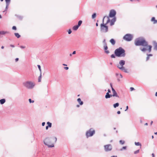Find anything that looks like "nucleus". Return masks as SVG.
<instances>
[{
	"label": "nucleus",
	"instance_id": "obj_1",
	"mask_svg": "<svg viewBox=\"0 0 157 157\" xmlns=\"http://www.w3.org/2000/svg\"><path fill=\"white\" fill-rule=\"evenodd\" d=\"M135 44L136 46L141 45L146 47V48L148 47L149 52H150L151 51L152 46L151 45H148L147 42L143 37H139L136 39L135 41Z\"/></svg>",
	"mask_w": 157,
	"mask_h": 157
},
{
	"label": "nucleus",
	"instance_id": "obj_2",
	"mask_svg": "<svg viewBox=\"0 0 157 157\" xmlns=\"http://www.w3.org/2000/svg\"><path fill=\"white\" fill-rule=\"evenodd\" d=\"M110 22L109 17L105 16L102 20V23L100 25V30L103 33H106L108 31V28L106 25Z\"/></svg>",
	"mask_w": 157,
	"mask_h": 157
},
{
	"label": "nucleus",
	"instance_id": "obj_3",
	"mask_svg": "<svg viewBox=\"0 0 157 157\" xmlns=\"http://www.w3.org/2000/svg\"><path fill=\"white\" fill-rule=\"evenodd\" d=\"M57 138L56 137H47L44 140V144L47 146L48 147H53L54 146V144L52 141L54 140L55 142L57 141Z\"/></svg>",
	"mask_w": 157,
	"mask_h": 157
},
{
	"label": "nucleus",
	"instance_id": "obj_4",
	"mask_svg": "<svg viewBox=\"0 0 157 157\" xmlns=\"http://www.w3.org/2000/svg\"><path fill=\"white\" fill-rule=\"evenodd\" d=\"M114 53L116 56L118 57H124L125 56V50L121 47L116 49Z\"/></svg>",
	"mask_w": 157,
	"mask_h": 157
},
{
	"label": "nucleus",
	"instance_id": "obj_5",
	"mask_svg": "<svg viewBox=\"0 0 157 157\" xmlns=\"http://www.w3.org/2000/svg\"><path fill=\"white\" fill-rule=\"evenodd\" d=\"M23 86L29 89H33L35 85V82L31 81H27L23 83Z\"/></svg>",
	"mask_w": 157,
	"mask_h": 157
},
{
	"label": "nucleus",
	"instance_id": "obj_6",
	"mask_svg": "<svg viewBox=\"0 0 157 157\" xmlns=\"http://www.w3.org/2000/svg\"><path fill=\"white\" fill-rule=\"evenodd\" d=\"M95 132L94 130L91 128L89 130L87 131L86 133V136L87 138L92 136Z\"/></svg>",
	"mask_w": 157,
	"mask_h": 157
},
{
	"label": "nucleus",
	"instance_id": "obj_7",
	"mask_svg": "<svg viewBox=\"0 0 157 157\" xmlns=\"http://www.w3.org/2000/svg\"><path fill=\"white\" fill-rule=\"evenodd\" d=\"M133 38V36L130 34H128L123 37V39L127 41L131 40Z\"/></svg>",
	"mask_w": 157,
	"mask_h": 157
},
{
	"label": "nucleus",
	"instance_id": "obj_8",
	"mask_svg": "<svg viewBox=\"0 0 157 157\" xmlns=\"http://www.w3.org/2000/svg\"><path fill=\"white\" fill-rule=\"evenodd\" d=\"M104 150L105 151H111L112 149V146L110 144H108L104 146Z\"/></svg>",
	"mask_w": 157,
	"mask_h": 157
},
{
	"label": "nucleus",
	"instance_id": "obj_9",
	"mask_svg": "<svg viewBox=\"0 0 157 157\" xmlns=\"http://www.w3.org/2000/svg\"><path fill=\"white\" fill-rule=\"evenodd\" d=\"M116 12L114 10H111L110 11L109 16L110 17H113L115 16Z\"/></svg>",
	"mask_w": 157,
	"mask_h": 157
},
{
	"label": "nucleus",
	"instance_id": "obj_10",
	"mask_svg": "<svg viewBox=\"0 0 157 157\" xmlns=\"http://www.w3.org/2000/svg\"><path fill=\"white\" fill-rule=\"evenodd\" d=\"M117 67L121 70L123 71L125 73H128V70L127 69L125 68L124 67H120L119 66H118Z\"/></svg>",
	"mask_w": 157,
	"mask_h": 157
},
{
	"label": "nucleus",
	"instance_id": "obj_11",
	"mask_svg": "<svg viewBox=\"0 0 157 157\" xmlns=\"http://www.w3.org/2000/svg\"><path fill=\"white\" fill-rule=\"evenodd\" d=\"M119 66L120 67H123V66L125 64V61L124 60H121L119 62Z\"/></svg>",
	"mask_w": 157,
	"mask_h": 157
},
{
	"label": "nucleus",
	"instance_id": "obj_12",
	"mask_svg": "<svg viewBox=\"0 0 157 157\" xmlns=\"http://www.w3.org/2000/svg\"><path fill=\"white\" fill-rule=\"evenodd\" d=\"M153 43L154 46V49L157 50V43L155 41H153Z\"/></svg>",
	"mask_w": 157,
	"mask_h": 157
},
{
	"label": "nucleus",
	"instance_id": "obj_13",
	"mask_svg": "<svg viewBox=\"0 0 157 157\" xmlns=\"http://www.w3.org/2000/svg\"><path fill=\"white\" fill-rule=\"evenodd\" d=\"M9 32L7 31H0V35H5L6 34L9 33Z\"/></svg>",
	"mask_w": 157,
	"mask_h": 157
},
{
	"label": "nucleus",
	"instance_id": "obj_14",
	"mask_svg": "<svg viewBox=\"0 0 157 157\" xmlns=\"http://www.w3.org/2000/svg\"><path fill=\"white\" fill-rule=\"evenodd\" d=\"M77 101L78 102L79 104L81 105H83V102L81 101V99L80 98H78L77 99Z\"/></svg>",
	"mask_w": 157,
	"mask_h": 157
},
{
	"label": "nucleus",
	"instance_id": "obj_15",
	"mask_svg": "<svg viewBox=\"0 0 157 157\" xmlns=\"http://www.w3.org/2000/svg\"><path fill=\"white\" fill-rule=\"evenodd\" d=\"M151 21H153V24H155L157 23V20H155V17H152L151 18Z\"/></svg>",
	"mask_w": 157,
	"mask_h": 157
},
{
	"label": "nucleus",
	"instance_id": "obj_16",
	"mask_svg": "<svg viewBox=\"0 0 157 157\" xmlns=\"http://www.w3.org/2000/svg\"><path fill=\"white\" fill-rule=\"evenodd\" d=\"M113 94L112 95V96L113 97H117L119 98V96L118 95L116 91H115L113 93Z\"/></svg>",
	"mask_w": 157,
	"mask_h": 157
},
{
	"label": "nucleus",
	"instance_id": "obj_17",
	"mask_svg": "<svg viewBox=\"0 0 157 157\" xmlns=\"http://www.w3.org/2000/svg\"><path fill=\"white\" fill-rule=\"evenodd\" d=\"M110 42H111V44L113 45H114L116 43L115 41L113 39H111L110 40Z\"/></svg>",
	"mask_w": 157,
	"mask_h": 157
},
{
	"label": "nucleus",
	"instance_id": "obj_18",
	"mask_svg": "<svg viewBox=\"0 0 157 157\" xmlns=\"http://www.w3.org/2000/svg\"><path fill=\"white\" fill-rule=\"evenodd\" d=\"M112 95H110L109 94V92H107L105 96V98H110L111 97H112Z\"/></svg>",
	"mask_w": 157,
	"mask_h": 157
},
{
	"label": "nucleus",
	"instance_id": "obj_19",
	"mask_svg": "<svg viewBox=\"0 0 157 157\" xmlns=\"http://www.w3.org/2000/svg\"><path fill=\"white\" fill-rule=\"evenodd\" d=\"M6 100L5 99H2L0 100V103L1 104H3L5 103Z\"/></svg>",
	"mask_w": 157,
	"mask_h": 157
},
{
	"label": "nucleus",
	"instance_id": "obj_20",
	"mask_svg": "<svg viewBox=\"0 0 157 157\" xmlns=\"http://www.w3.org/2000/svg\"><path fill=\"white\" fill-rule=\"evenodd\" d=\"M78 27H79L77 25H75L73 27V29L74 30H76Z\"/></svg>",
	"mask_w": 157,
	"mask_h": 157
},
{
	"label": "nucleus",
	"instance_id": "obj_21",
	"mask_svg": "<svg viewBox=\"0 0 157 157\" xmlns=\"http://www.w3.org/2000/svg\"><path fill=\"white\" fill-rule=\"evenodd\" d=\"M135 145L136 146H140V148H141V144L140 142H135Z\"/></svg>",
	"mask_w": 157,
	"mask_h": 157
},
{
	"label": "nucleus",
	"instance_id": "obj_22",
	"mask_svg": "<svg viewBox=\"0 0 157 157\" xmlns=\"http://www.w3.org/2000/svg\"><path fill=\"white\" fill-rule=\"evenodd\" d=\"M119 105V104L118 103H116L115 104H114L113 105V107L114 108H116V107L118 106Z\"/></svg>",
	"mask_w": 157,
	"mask_h": 157
},
{
	"label": "nucleus",
	"instance_id": "obj_23",
	"mask_svg": "<svg viewBox=\"0 0 157 157\" xmlns=\"http://www.w3.org/2000/svg\"><path fill=\"white\" fill-rule=\"evenodd\" d=\"M14 35L15 36L17 37V38H19L21 36L20 35L17 33H14Z\"/></svg>",
	"mask_w": 157,
	"mask_h": 157
},
{
	"label": "nucleus",
	"instance_id": "obj_24",
	"mask_svg": "<svg viewBox=\"0 0 157 157\" xmlns=\"http://www.w3.org/2000/svg\"><path fill=\"white\" fill-rule=\"evenodd\" d=\"M7 6H9L10 2V0H5Z\"/></svg>",
	"mask_w": 157,
	"mask_h": 157
},
{
	"label": "nucleus",
	"instance_id": "obj_25",
	"mask_svg": "<svg viewBox=\"0 0 157 157\" xmlns=\"http://www.w3.org/2000/svg\"><path fill=\"white\" fill-rule=\"evenodd\" d=\"M140 49L143 52H144L147 50L146 48H140Z\"/></svg>",
	"mask_w": 157,
	"mask_h": 157
},
{
	"label": "nucleus",
	"instance_id": "obj_26",
	"mask_svg": "<svg viewBox=\"0 0 157 157\" xmlns=\"http://www.w3.org/2000/svg\"><path fill=\"white\" fill-rule=\"evenodd\" d=\"M126 148H127V147L126 146L123 147L121 148V149H120L119 150V151H122L123 150H126Z\"/></svg>",
	"mask_w": 157,
	"mask_h": 157
},
{
	"label": "nucleus",
	"instance_id": "obj_27",
	"mask_svg": "<svg viewBox=\"0 0 157 157\" xmlns=\"http://www.w3.org/2000/svg\"><path fill=\"white\" fill-rule=\"evenodd\" d=\"M116 20V17H114L110 21L115 23Z\"/></svg>",
	"mask_w": 157,
	"mask_h": 157
},
{
	"label": "nucleus",
	"instance_id": "obj_28",
	"mask_svg": "<svg viewBox=\"0 0 157 157\" xmlns=\"http://www.w3.org/2000/svg\"><path fill=\"white\" fill-rule=\"evenodd\" d=\"M104 47L105 50H107L108 49V47L106 43H105V44H104Z\"/></svg>",
	"mask_w": 157,
	"mask_h": 157
},
{
	"label": "nucleus",
	"instance_id": "obj_29",
	"mask_svg": "<svg viewBox=\"0 0 157 157\" xmlns=\"http://www.w3.org/2000/svg\"><path fill=\"white\" fill-rule=\"evenodd\" d=\"M119 143L123 145L124 144L125 141L124 140H120L119 141Z\"/></svg>",
	"mask_w": 157,
	"mask_h": 157
},
{
	"label": "nucleus",
	"instance_id": "obj_30",
	"mask_svg": "<svg viewBox=\"0 0 157 157\" xmlns=\"http://www.w3.org/2000/svg\"><path fill=\"white\" fill-rule=\"evenodd\" d=\"M82 23V21H79L78 22V25H77L79 27L81 25Z\"/></svg>",
	"mask_w": 157,
	"mask_h": 157
},
{
	"label": "nucleus",
	"instance_id": "obj_31",
	"mask_svg": "<svg viewBox=\"0 0 157 157\" xmlns=\"http://www.w3.org/2000/svg\"><path fill=\"white\" fill-rule=\"evenodd\" d=\"M41 76H42L41 73H40V76L39 77L38 80L39 82H40L41 81Z\"/></svg>",
	"mask_w": 157,
	"mask_h": 157
},
{
	"label": "nucleus",
	"instance_id": "obj_32",
	"mask_svg": "<svg viewBox=\"0 0 157 157\" xmlns=\"http://www.w3.org/2000/svg\"><path fill=\"white\" fill-rule=\"evenodd\" d=\"M116 76H117V77L118 76H120V77L121 78H122V75L120 74H118V73H116Z\"/></svg>",
	"mask_w": 157,
	"mask_h": 157
},
{
	"label": "nucleus",
	"instance_id": "obj_33",
	"mask_svg": "<svg viewBox=\"0 0 157 157\" xmlns=\"http://www.w3.org/2000/svg\"><path fill=\"white\" fill-rule=\"evenodd\" d=\"M96 16V13H94L93 14L92 16V19L94 18Z\"/></svg>",
	"mask_w": 157,
	"mask_h": 157
},
{
	"label": "nucleus",
	"instance_id": "obj_34",
	"mask_svg": "<svg viewBox=\"0 0 157 157\" xmlns=\"http://www.w3.org/2000/svg\"><path fill=\"white\" fill-rule=\"evenodd\" d=\"M47 124L48 125V126H49V127L51 128L52 127V123H51L48 122H47Z\"/></svg>",
	"mask_w": 157,
	"mask_h": 157
},
{
	"label": "nucleus",
	"instance_id": "obj_35",
	"mask_svg": "<svg viewBox=\"0 0 157 157\" xmlns=\"http://www.w3.org/2000/svg\"><path fill=\"white\" fill-rule=\"evenodd\" d=\"M47 124L48 125V126H49V127L51 128L52 127V123H51L48 122H47Z\"/></svg>",
	"mask_w": 157,
	"mask_h": 157
},
{
	"label": "nucleus",
	"instance_id": "obj_36",
	"mask_svg": "<svg viewBox=\"0 0 157 157\" xmlns=\"http://www.w3.org/2000/svg\"><path fill=\"white\" fill-rule=\"evenodd\" d=\"M38 67L39 70L40 72V73H41V67L40 65H37Z\"/></svg>",
	"mask_w": 157,
	"mask_h": 157
},
{
	"label": "nucleus",
	"instance_id": "obj_37",
	"mask_svg": "<svg viewBox=\"0 0 157 157\" xmlns=\"http://www.w3.org/2000/svg\"><path fill=\"white\" fill-rule=\"evenodd\" d=\"M140 152V150H138L134 152V154H137L138 153Z\"/></svg>",
	"mask_w": 157,
	"mask_h": 157
},
{
	"label": "nucleus",
	"instance_id": "obj_38",
	"mask_svg": "<svg viewBox=\"0 0 157 157\" xmlns=\"http://www.w3.org/2000/svg\"><path fill=\"white\" fill-rule=\"evenodd\" d=\"M29 102L30 103H33V102H34V101L33 100H32L31 99H29Z\"/></svg>",
	"mask_w": 157,
	"mask_h": 157
},
{
	"label": "nucleus",
	"instance_id": "obj_39",
	"mask_svg": "<svg viewBox=\"0 0 157 157\" xmlns=\"http://www.w3.org/2000/svg\"><path fill=\"white\" fill-rule=\"evenodd\" d=\"M110 26H112L113 25H114V23L113 22H111L110 21Z\"/></svg>",
	"mask_w": 157,
	"mask_h": 157
},
{
	"label": "nucleus",
	"instance_id": "obj_40",
	"mask_svg": "<svg viewBox=\"0 0 157 157\" xmlns=\"http://www.w3.org/2000/svg\"><path fill=\"white\" fill-rule=\"evenodd\" d=\"M111 57L112 58H115V56L114 54H112L111 56Z\"/></svg>",
	"mask_w": 157,
	"mask_h": 157
},
{
	"label": "nucleus",
	"instance_id": "obj_41",
	"mask_svg": "<svg viewBox=\"0 0 157 157\" xmlns=\"http://www.w3.org/2000/svg\"><path fill=\"white\" fill-rule=\"evenodd\" d=\"M12 29L13 30H16V27L15 26H13L12 27Z\"/></svg>",
	"mask_w": 157,
	"mask_h": 157
},
{
	"label": "nucleus",
	"instance_id": "obj_42",
	"mask_svg": "<svg viewBox=\"0 0 157 157\" xmlns=\"http://www.w3.org/2000/svg\"><path fill=\"white\" fill-rule=\"evenodd\" d=\"M105 53L107 54H108L109 53V51L108 50H105Z\"/></svg>",
	"mask_w": 157,
	"mask_h": 157
},
{
	"label": "nucleus",
	"instance_id": "obj_43",
	"mask_svg": "<svg viewBox=\"0 0 157 157\" xmlns=\"http://www.w3.org/2000/svg\"><path fill=\"white\" fill-rule=\"evenodd\" d=\"M130 90L131 91H133L134 90V89L133 87H130Z\"/></svg>",
	"mask_w": 157,
	"mask_h": 157
},
{
	"label": "nucleus",
	"instance_id": "obj_44",
	"mask_svg": "<svg viewBox=\"0 0 157 157\" xmlns=\"http://www.w3.org/2000/svg\"><path fill=\"white\" fill-rule=\"evenodd\" d=\"M120 78H121L120 77V76H118L117 77V80L118 81H120Z\"/></svg>",
	"mask_w": 157,
	"mask_h": 157
},
{
	"label": "nucleus",
	"instance_id": "obj_45",
	"mask_svg": "<svg viewBox=\"0 0 157 157\" xmlns=\"http://www.w3.org/2000/svg\"><path fill=\"white\" fill-rule=\"evenodd\" d=\"M111 88H112V90L113 93L116 91L114 89V88L113 87Z\"/></svg>",
	"mask_w": 157,
	"mask_h": 157
},
{
	"label": "nucleus",
	"instance_id": "obj_46",
	"mask_svg": "<svg viewBox=\"0 0 157 157\" xmlns=\"http://www.w3.org/2000/svg\"><path fill=\"white\" fill-rule=\"evenodd\" d=\"M71 33V29H69L68 31V33L69 34H70Z\"/></svg>",
	"mask_w": 157,
	"mask_h": 157
},
{
	"label": "nucleus",
	"instance_id": "obj_47",
	"mask_svg": "<svg viewBox=\"0 0 157 157\" xmlns=\"http://www.w3.org/2000/svg\"><path fill=\"white\" fill-rule=\"evenodd\" d=\"M64 68L66 70H67L69 68L68 67H64Z\"/></svg>",
	"mask_w": 157,
	"mask_h": 157
},
{
	"label": "nucleus",
	"instance_id": "obj_48",
	"mask_svg": "<svg viewBox=\"0 0 157 157\" xmlns=\"http://www.w3.org/2000/svg\"><path fill=\"white\" fill-rule=\"evenodd\" d=\"M128 106H127L126 107V109L125 110V111H127L128 109Z\"/></svg>",
	"mask_w": 157,
	"mask_h": 157
},
{
	"label": "nucleus",
	"instance_id": "obj_49",
	"mask_svg": "<svg viewBox=\"0 0 157 157\" xmlns=\"http://www.w3.org/2000/svg\"><path fill=\"white\" fill-rule=\"evenodd\" d=\"M149 56H147V57L146 58V60L147 61L149 59Z\"/></svg>",
	"mask_w": 157,
	"mask_h": 157
},
{
	"label": "nucleus",
	"instance_id": "obj_50",
	"mask_svg": "<svg viewBox=\"0 0 157 157\" xmlns=\"http://www.w3.org/2000/svg\"><path fill=\"white\" fill-rule=\"evenodd\" d=\"M20 47L21 48H25V47L23 46H21Z\"/></svg>",
	"mask_w": 157,
	"mask_h": 157
},
{
	"label": "nucleus",
	"instance_id": "obj_51",
	"mask_svg": "<svg viewBox=\"0 0 157 157\" xmlns=\"http://www.w3.org/2000/svg\"><path fill=\"white\" fill-rule=\"evenodd\" d=\"M19 60V59L18 58H17L15 59V61L16 62H17Z\"/></svg>",
	"mask_w": 157,
	"mask_h": 157
},
{
	"label": "nucleus",
	"instance_id": "obj_52",
	"mask_svg": "<svg viewBox=\"0 0 157 157\" xmlns=\"http://www.w3.org/2000/svg\"><path fill=\"white\" fill-rule=\"evenodd\" d=\"M45 124V123L44 122H42V125L43 126H44Z\"/></svg>",
	"mask_w": 157,
	"mask_h": 157
},
{
	"label": "nucleus",
	"instance_id": "obj_53",
	"mask_svg": "<svg viewBox=\"0 0 157 157\" xmlns=\"http://www.w3.org/2000/svg\"><path fill=\"white\" fill-rule=\"evenodd\" d=\"M75 53H76V51H74V52H73L72 54H73V55H74V54H75Z\"/></svg>",
	"mask_w": 157,
	"mask_h": 157
},
{
	"label": "nucleus",
	"instance_id": "obj_54",
	"mask_svg": "<svg viewBox=\"0 0 157 157\" xmlns=\"http://www.w3.org/2000/svg\"><path fill=\"white\" fill-rule=\"evenodd\" d=\"M49 127V126H47L46 127V130H48V127Z\"/></svg>",
	"mask_w": 157,
	"mask_h": 157
},
{
	"label": "nucleus",
	"instance_id": "obj_55",
	"mask_svg": "<svg viewBox=\"0 0 157 157\" xmlns=\"http://www.w3.org/2000/svg\"><path fill=\"white\" fill-rule=\"evenodd\" d=\"M103 43L104 44H105V43H106L105 42V40L104 39V40L103 41Z\"/></svg>",
	"mask_w": 157,
	"mask_h": 157
},
{
	"label": "nucleus",
	"instance_id": "obj_56",
	"mask_svg": "<svg viewBox=\"0 0 157 157\" xmlns=\"http://www.w3.org/2000/svg\"><path fill=\"white\" fill-rule=\"evenodd\" d=\"M120 113H121V112H120V111H118L117 112V113L118 114H120Z\"/></svg>",
	"mask_w": 157,
	"mask_h": 157
},
{
	"label": "nucleus",
	"instance_id": "obj_57",
	"mask_svg": "<svg viewBox=\"0 0 157 157\" xmlns=\"http://www.w3.org/2000/svg\"><path fill=\"white\" fill-rule=\"evenodd\" d=\"M147 55L149 57V56H152V54H147Z\"/></svg>",
	"mask_w": 157,
	"mask_h": 157
},
{
	"label": "nucleus",
	"instance_id": "obj_58",
	"mask_svg": "<svg viewBox=\"0 0 157 157\" xmlns=\"http://www.w3.org/2000/svg\"><path fill=\"white\" fill-rule=\"evenodd\" d=\"M10 46L11 47H13V48H14V45H10Z\"/></svg>",
	"mask_w": 157,
	"mask_h": 157
},
{
	"label": "nucleus",
	"instance_id": "obj_59",
	"mask_svg": "<svg viewBox=\"0 0 157 157\" xmlns=\"http://www.w3.org/2000/svg\"><path fill=\"white\" fill-rule=\"evenodd\" d=\"M152 157H155V155H154V153H152Z\"/></svg>",
	"mask_w": 157,
	"mask_h": 157
},
{
	"label": "nucleus",
	"instance_id": "obj_60",
	"mask_svg": "<svg viewBox=\"0 0 157 157\" xmlns=\"http://www.w3.org/2000/svg\"><path fill=\"white\" fill-rule=\"evenodd\" d=\"M63 65L64 66H67V65L65 64H63Z\"/></svg>",
	"mask_w": 157,
	"mask_h": 157
},
{
	"label": "nucleus",
	"instance_id": "obj_61",
	"mask_svg": "<svg viewBox=\"0 0 157 157\" xmlns=\"http://www.w3.org/2000/svg\"><path fill=\"white\" fill-rule=\"evenodd\" d=\"M110 86H111V88L113 87H112V83H110Z\"/></svg>",
	"mask_w": 157,
	"mask_h": 157
},
{
	"label": "nucleus",
	"instance_id": "obj_62",
	"mask_svg": "<svg viewBox=\"0 0 157 157\" xmlns=\"http://www.w3.org/2000/svg\"><path fill=\"white\" fill-rule=\"evenodd\" d=\"M148 125V124H147V123H145L144 124L145 125Z\"/></svg>",
	"mask_w": 157,
	"mask_h": 157
},
{
	"label": "nucleus",
	"instance_id": "obj_63",
	"mask_svg": "<svg viewBox=\"0 0 157 157\" xmlns=\"http://www.w3.org/2000/svg\"><path fill=\"white\" fill-rule=\"evenodd\" d=\"M111 157H117V156H113Z\"/></svg>",
	"mask_w": 157,
	"mask_h": 157
},
{
	"label": "nucleus",
	"instance_id": "obj_64",
	"mask_svg": "<svg viewBox=\"0 0 157 157\" xmlns=\"http://www.w3.org/2000/svg\"><path fill=\"white\" fill-rule=\"evenodd\" d=\"M155 96H157V92H156L155 93Z\"/></svg>",
	"mask_w": 157,
	"mask_h": 157
}]
</instances>
